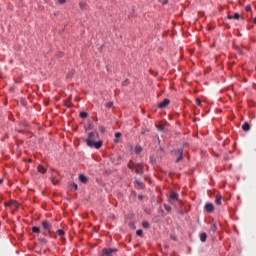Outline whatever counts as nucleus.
<instances>
[{"label":"nucleus","mask_w":256,"mask_h":256,"mask_svg":"<svg viewBox=\"0 0 256 256\" xmlns=\"http://www.w3.org/2000/svg\"><path fill=\"white\" fill-rule=\"evenodd\" d=\"M228 19H233V16H232V15H229V16H228Z\"/></svg>","instance_id":"35"},{"label":"nucleus","mask_w":256,"mask_h":256,"mask_svg":"<svg viewBox=\"0 0 256 256\" xmlns=\"http://www.w3.org/2000/svg\"><path fill=\"white\" fill-rule=\"evenodd\" d=\"M79 181L81 183H87V176L83 175V174H80L79 175Z\"/></svg>","instance_id":"11"},{"label":"nucleus","mask_w":256,"mask_h":256,"mask_svg":"<svg viewBox=\"0 0 256 256\" xmlns=\"http://www.w3.org/2000/svg\"><path fill=\"white\" fill-rule=\"evenodd\" d=\"M117 251H119L117 248H103L100 256H114Z\"/></svg>","instance_id":"2"},{"label":"nucleus","mask_w":256,"mask_h":256,"mask_svg":"<svg viewBox=\"0 0 256 256\" xmlns=\"http://www.w3.org/2000/svg\"><path fill=\"white\" fill-rule=\"evenodd\" d=\"M164 129H165V126H163V125L158 126V131H163Z\"/></svg>","instance_id":"27"},{"label":"nucleus","mask_w":256,"mask_h":256,"mask_svg":"<svg viewBox=\"0 0 256 256\" xmlns=\"http://www.w3.org/2000/svg\"><path fill=\"white\" fill-rule=\"evenodd\" d=\"M134 171L137 173V175H143V166L141 164H136Z\"/></svg>","instance_id":"7"},{"label":"nucleus","mask_w":256,"mask_h":256,"mask_svg":"<svg viewBox=\"0 0 256 256\" xmlns=\"http://www.w3.org/2000/svg\"><path fill=\"white\" fill-rule=\"evenodd\" d=\"M80 7H81V9H83V7H85V4L80 3Z\"/></svg>","instance_id":"32"},{"label":"nucleus","mask_w":256,"mask_h":256,"mask_svg":"<svg viewBox=\"0 0 256 256\" xmlns=\"http://www.w3.org/2000/svg\"><path fill=\"white\" fill-rule=\"evenodd\" d=\"M142 227H144V229H149V222H142Z\"/></svg>","instance_id":"22"},{"label":"nucleus","mask_w":256,"mask_h":256,"mask_svg":"<svg viewBox=\"0 0 256 256\" xmlns=\"http://www.w3.org/2000/svg\"><path fill=\"white\" fill-rule=\"evenodd\" d=\"M253 22H254V24L256 25V17L254 18Z\"/></svg>","instance_id":"36"},{"label":"nucleus","mask_w":256,"mask_h":256,"mask_svg":"<svg viewBox=\"0 0 256 256\" xmlns=\"http://www.w3.org/2000/svg\"><path fill=\"white\" fill-rule=\"evenodd\" d=\"M205 210L207 211V213H213V211H215V207L213 206V204L207 203L205 205Z\"/></svg>","instance_id":"8"},{"label":"nucleus","mask_w":256,"mask_h":256,"mask_svg":"<svg viewBox=\"0 0 256 256\" xmlns=\"http://www.w3.org/2000/svg\"><path fill=\"white\" fill-rule=\"evenodd\" d=\"M196 103H197V105H200L201 104V99H196Z\"/></svg>","instance_id":"30"},{"label":"nucleus","mask_w":256,"mask_h":256,"mask_svg":"<svg viewBox=\"0 0 256 256\" xmlns=\"http://www.w3.org/2000/svg\"><path fill=\"white\" fill-rule=\"evenodd\" d=\"M239 17H240L239 13H235L234 16H233V19L239 20Z\"/></svg>","instance_id":"26"},{"label":"nucleus","mask_w":256,"mask_h":256,"mask_svg":"<svg viewBox=\"0 0 256 256\" xmlns=\"http://www.w3.org/2000/svg\"><path fill=\"white\" fill-rule=\"evenodd\" d=\"M216 205H221V196L217 195L215 199Z\"/></svg>","instance_id":"16"},{"label":"nucleus","mask_w":256,"mask_h":256,"mask_svg":"<svg viewBox=\"0 0 256 256\" xmlns=\"http://www.w3.org/2000/svg\"><path fill=\"white\" fill-rule=\"evenodd\" d=\"M178 201H179V194H177V192H172L168 196V203H170L171 205H175V203Z\"/></svg>","instance_id":"3"},{"label":"nucleus","mask_w":256,"mask_h":256,"mask_svg":"<svg viewBox=\"0 0 256 256\" xmlns=\"http://www.w3.org/2000/svg\"><path fill=\"white\" fill-rule=\"evenodd\" d=\"M40 231H41V229L39 227H37V226L32 227L33 233H40Z\"/></svg>","instance_id":"17"},{"label":"nucleus","mask_w":256,"mask_h":256,"mask_svg":"<svg viewBox=\"0 0 256 256\" xmlns=\"http://www.w3.org/2000/svg\"><path fill=\"white\" fill-rule=\"evenodd\" d=\"M170 101L169 99H164L162 102H160L158 104V109H165V107H167V105H169Z\"/></svg>","instance_id":"6"},{"label":"nucleus","mask_w":256,"mask_h":256,"mask_svg":"<svg viewBox=\"0 0 256 256\" xmlns=\"http://www.w3.org/2000/svg\"><path fill=\"white\" fill-rule=\"evenodd\" d=\"M211 231H212L213 233H215V232L217 231V225H216V224H212V225H211Z\"/></svg>","instance_id":"20"},{"label":"nucleus","mask_w":256,"mask_h":256,"mask_svg":"<svg viewBox=\"0 0 256 256\" xmlns=\"http://www.w3.org/2000/svg\"><path fill=\"white\" fill-rule=\"evenodd\" d=\"M106 107H107L108 109H111V107H113V102H108V103L106 104Z\"/></svg>","instance_id":"24"},{"label":"nucleus","mask_w":256,"mask_h":256,"mask_svg":"<svg viewBox=\"0 0 256 256\" xmlns=\"http://www.w3.org/2000/svg\"><path fill=\"white\" fill-rule=\"evenodd\" d=\"M40 241H41L42 245H45L47 243V239H45V238H41Z\"/></svg>","instance_id":"25"},{"label":"nucleus","mask_w":256,"mask_h":256,"mask_svg":"<svg viewBox=\"0 0 256 256\" xmlns=\"http://www.w3.org/2000/svg\"><path fill=\"white\" fill-rule=\"evenodd\" d=\"M251 129V125H249V122H245L243 125H242V130L247 132Z\"/></svg>","instance_id":"9"},{"label":"nucleus","mask_w":256,"mask_h":256,"mask_svg":"<svg viewBox=\"0 0 256 256\" xmlns=\"http://www.w3.org/2000/svg\"><path fill=\"white\" fill-rule=\"evenodd\" d=\"M96 139H99V133L97 131L89 133L88 138L85 140L86 145L91 147V149H101L103 141H95Z\"/></svg>","instance_id":"1"},{"label":"nucleus","mask_w":256,"mask_h":256,"mask_svg":"<svg viewBox=\"0 0 256 256\" xmlns=\"http://www.w3.org/2000/svg\"><path fill=\"white\" fill-rule=\"evenodd\" d=\"M46 171H47V169H45V167H43L41 165L38 166V172L39 173H46Z\"/></svg>","instance_id":"13"},{"label":"nucleus","mask_w":256,"mask_h":256,"mask_svg":"<svg viewBox=\"0 0 256 256\" xmlns=\"http://www.w3.org/2000/svg\"><path fill=\"white\" fill-rule=\"evenodd\" d=\"M42 227H43V229H45V231H48V233H52L51 223H49L47 220L42 221Z\"/></svg>","instance_id":"4"},{"label":"nucleus","mask_w":256,"mask_h":256,"mask_svg":"<svg viewBox=\"0 0 256 256\" xmlns=\"http://www.w3.org/2000/svg\"><path fill=\"white\" fill-rule=\"evenodd\" d=\"M56 233L59 235V237H63V235H65V231H63L62 229L57 230Z\"/></svg>","instance_id":"18"},{"label":"nucleus","mask_w":256,"mask_h":256,"mask_svg":"<svg viewBox=\"0 0 256 256\" xmlns=\"http://www.w3.org/2000/svg\"><path fill=\"white\" fill-rule=\"evenodd\" d=\"M200 241H202V243H205V241H207V233L203 232L200 234Z\"/></svg>","instance_id":"10"},{"label":"nucleus","mask_w":256,"mask_h":256,"mask_svg":"<svg viewBox=\"0 0 256 256\" xmlns=\"http://www.w3.org/2000/svg\"><path fill=\"white\" fill-rule=\"evenodd\" d=\"M135 165H137V164L133 163V161H130V162L128 163V167H129V169H131L132 171H135Z\"/></svg>","instance_id":"12"},{"label":"nucleus","mask_w":256,"mask_h":256,"mask_svg":"<svg viewBox=\"0 0 256 256\" xmlns=\"http://www.w3.org/2000/svg\"><path fill=\"white\" fill-rule=\"evenodd\" d=\"M165 210L169 213L171 211V206L164 204Z\"/></svg>","instance_id":"23"},{"label":"nucleus","mask_w":256,"mask_h":256,"mask_svg":"<svg viewBox=\"0 0 256 256\" xmlns=\"http://www.w3.org/2000/svg\"><path fill=\"white\" fill-rule=\"evenodd\" d=\"M10 205H17V202H11Z\"/></svg>","instance_id":"33"},{"label":"nucleus","mask_w":256,"mask_h":256,"mask_svg":"<svg viewBox=\"0 0 256 256\" xmlns=\"http://www.w3.org/2000/svg\"><path fill=\"white\" fill-rule=\"evenodd\" d=\"M175 155H177V159H176V163H179V161L183 160V149H178L175 153Z\"/></svg>","instance_id":"5"},{"label":"nucleus","mask_w":256,"mask_h":256,"mask_svg":"<svg viewBox=\"0 0 256 256\" xmlns=\"http://www.w3.org/2000/svg\"><path fill=\"white\" fill-rule=\"evenodd\" d=\"M162 3H163V5H166V3H167V0H164Z\"/></svg>","instance_id":"34"},{"label":"nucleus","mask_w":256,"mask_h":256,"mask_svg":"<svg viewBox=\"0 0 256 256\" xmlns=\"http://www.w3.org/2000/svg\"><path fill=\"white\" fill-rule=\"evenodd\" d=\"M72 187L75 189V191H77V189H78L77 184L74 183V184L72 185Z\"/></svg>","instance_id":"29"},{"label":"nucleus","mask_w":256,"mask_h":256,"mask_svg":"<svg viewBox=\"0 0 256 256\" xmlns=\"http://www.w3.org/2000/svg\"><path fill=\"white\" fill-rule=\"evenodd\" d=\"M141 151H143V149L141 148V146H136V147H135V153H141Z\"/></svg>","instance_id":"19"},{"label":"nucleus","mask_w":256,"mask_h":256,"mask_svg":"<svg viewBox=\"0 0 256 256\" xmlns=\"http://www.w3.org/2000/svg\"><path fill=\"white\" fill-rule=\"evenodd\" d=\"M79 116L81 117V119H87V112L82 111L80 112Z\"/></svg>","instance_id":"15"},{"label":"nucleus","mask_w":256,"mask_h":256,"mask_svg":"<svg viewBox=\"0 0 256 256\" xmlns=\"http://www.w3.org/2000/svg\"><path fill=\"white\" fill-rule=\"evenodd\" d=\"M115 137H116V139L114 140V143H119V140H117V139H119L121 137V132H116Z\"/></svg>","instance_id":"14"},{"label":"nucleus","mask_w":256,"mask_h":256,"mask_svg":"<svg viewBox=\"0 0 256 256\" xmlns=\"http://www.w3.org/2000/svg\"><path fill=\"white\" fill-rule=\"evenodd\" d=\"M136 235H138V237H143V230L141 229L137 230Z\"/></svg>","instance_id":"21"},{"label":"nucleus","mask_w":256,"mask_h":256,"mask_svg":"<svg viewBox=\"0 0 256 256\" xmlns=\"http://www.w3.org/2000/svg\"><path fill=\"white\" fill-rule=\"evenodd\" d=\"M246 11H251V6H246Z\"/></svg>","instance_id":"31"},{"label":"nucleus","mask_w":256,"mask_h":256,"mask_svg":"<svg viewBox=\"0 0 256 256\" xmlns=\"http://www.w3.org/2000/svg\"><path fill=\"white\" fill-rule=\"evenodd\" d=\"M67 0H58V3H60L61 5H63V3H66Z\"/></svg>","instance_id":"28"},{"label":"nucleus","mask_w":256,"mask_h":256,"mask_svg":"<svg viewBox=\"0 0 256 256\" xmlns=\"http://www.w3.org/2000/svg\"><path fill=\"white\" fill-rule=\"evenodd\" d=\"M127 83V80L123 82V85H125Z\"/></svg>","instance_id":"38"},{"label":"nucleus","mask_w":256,"mask_h":256,"mask_svg":"<svg viewBox=\"0 0 256 256\" xmlns=\"http://www.w3.org/2000/svg\"><path fill=\"white\" fill-rule=\"evenodd\" d=\"M1 183H3V179H0V185H1Z\"/></svg>","instance_id":"37"}]
</instances>
